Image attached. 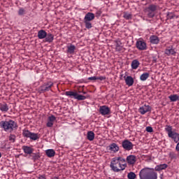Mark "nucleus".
Segmentation results:
<instances>
[{
	"mask_svg": "<svg viewBox=\"0 0 179 179\" xmlns=\"http://www.w3.org/2000/svg\"><path fill=\"white\" fill-rule=\"evenodd\" d=\"M2 157V154L0 152V159Z\"/></svg>",
	"mask_w": 179,
	"mask_h": 179,
	"instance_id": "nucleus-49",
	"label": "nucleus"
},
{
	"mask_svg": "<svg viewBox=\"0 0 179 179\" xmlns=\"http://www.w3.org/2000/svg\"><path fill=\"white\" fill-rule=\"evenodd\" d=\"M134 143H132V142H131L128 139L124 140L122 142V147L124 150H127V152H129V150H132V149H134Z\"/></svg>",
	"mask_w": 179,
	"mask_h": 179,
	"instance_id": "nucleus-8",
	"label": "nucleus"
},
{
	"mask_svg": "<svg viewBox=\"0 0 179 179\" xmlns=\"http://www.w3.org/2000/svg\"><path fill=\"white\" fill-rule=\"evenodd\" d=\"M157 5L150 4L147 8H145L144 12L148 19H153L156 16V10H157Z\"/></svg>",
	"mask_w": 179,
	"mask_h": 179,
	"instance_id": "nucleus-4",
	"label": "nucleus"
},
{
	"mask_svg": "<svg viewBox=\"0 0 179 179\" xmlns=\"http://www.w3.org/2000/svg\"><path fill=\"white\" fill-rule=\"evenodd\" d=\"M116 51H122V46L120 45L119 42H117L116 44Z\"/></svg>",
	"mask_w": 179,
	"mask_h": 179,
	"instance_id": "nucleus-39",
	"label": "nucleus"
},
{
	"mask_svg": "<svg viewBox=\"0 0 179 179\" xmlns=\"http://www.w3.org/2000/svg\"><path fill=\"white\" fill-rule=\"evenodd\" d=\"M165 131L166 132L168 133L169 138H171V139H173L175 143H178L179 134L176 131H173V127L170 125H166V127L165 128Z\"/></svg>",
	"mask_w": 179,
	"mask_h": 179,
	"instance_id": "nucleus-5",
	"label": "nucleus"
},
{
	"mask_svg": "<svg viewBox=\"0 0 179 179\" xmlns=\"http://www.w3.org/2000/svg\"><path fill=\"white\" fill-rule=\"evenodd\" d=\"M176 15L173 13H168L166 15V19L171 20L174 19Z\"/></svg>",
	"mask_w": 179,
	"mask_h": 179,
	"instance_id": "nucleus-38",
	"label": "nucleus"
},
{
	"mask_svg": "<svg viewBox=\"0 0 179 179\" xmlns=\"http://www.w3.org/2000/svg\"><path fill=\"white\" fill-rule=\"evenodd\" d=\"M38 179H46L45 176H40Z\"/></svg>",
	"mask_w": 179,
	"mask_h": 179,
	"instance_id": "nucleus-46",
	"label": "nucleus"
},
{
	"mask_svg": "<svg viewBox=\"0 0 179 179\" xmlns=\"http://www.w3.org/2000/svg\"><path fill=\"white\" fill-rule=\"evenodd\" d=\"M75 50H76V46L74 45L71 44L70 45L67 46L68 54H74Z\"/></svg>",
	"mask_w": 179,
	"mask_h": 179,
	"instance_id": "nucleus-27",
	"label": "nucleus"
},
{
	"mask_svg": "<svg viewBox=\"0 0 179 179\" xmlns=\"http://www.w3.org/2000/svg\"><path fill=\"white\" fill-rule=\"evenodd\" d=\"M97 80H106V77L105 76H99L96 77Z\"/></svg>",
	"mask_w": 179,
	"mask_h": 179,
	"instance_id": "nucleus-42",
	"label": "nucleus"
},
{
	"mask_svg": "<svg viewBox=\"0 0 179 179\" xmlns=\"http://www.w3.org/2000/svg\"><path fill=\"white\" fill-rule=\"evenodd\" d=\"M0 128L3 129L5 132H12V131L17 128V124L14 120L6 119L0 122Z\"/></svg>",
	"mask_w": 179,
	"mask_h": 179,
	"instance_id": "nucleus-2",
	"label": "nucleus"
},
{
	"mask_svg": "<svg viewBox=\"0 0 179 179\" xmlns=\"http://www.w3.org/2000/svg\"><path fill=\"white\" fill-rule=\"evenodd\" d=\"M22 136L24 138H29L31 141H37L38 139H40V134L31 132L27 129L22 130Z\"/></svg>",
	"mask_w": 179,
	"mask_h": 179,
	"instance_id": "nucleus-7",
	"label": "nucleus"
},
{
	"mask_svg": "<svg viewBox=\"0 0 179 179\" xmlns=\"http://www.w3.org/2000/svg\"><path fill=\"white\" fill-rule=\"evenodd\" d=\"M94 132H93L92 131H89L87 134V139H88V141H90L92 142V141H94Z\"/></svg>",
	"mask_w": 179,
	"mask_h": 179,
	"instance_id": "nucleus-28",
	"label": "nucleus"
},
{
	"mask_svg": "<svg viewBox=\"0 0 179 179\" xmlns=\"http://www.w3.org/2000/svg\"><path fill=\"white\" fill-rule=\"evenodd\" d=\"M169 156L170 157H171L173 159V157H176V154L173 152L169 153Z\"/></svg>",
	"mask_w": 179,
	"mask_h": 179,
	"instance_id": "nucleus-44",
	"label": "nucleus"
},
{
	"mask_svg": "<svg viewBox=\"0 0 179 179\" xmlns=\"http://www.w3.org/2000/svg\"><path fill=\"white\" fill-rule=\"evenodd\" d=\"M83 94H86V92H83Z\"/></svg>",
	"mask_w": 179,
	"mask_h": 179,
	"instance_id": "nucleus-50",
	"label": "nucleus"
},
{
	"mask_svg": "<svg viewBox=\"0 0 179 179\" xmlns=\"http://www.w3.org/2000/svg\"><path fill=\"white\" fill-rule=\"evenodd\" d=\"M45 41L46 43H52L54 41V35L52 34H46Z\"/></svg>",
	"mask_w": 179,
	"mask_h": 179,
	"instance_id": "nucleus-24",
	"label": "nucleus"
},
{
	"mask_svg": "<svg viewBox=\"0 0 179 179\" xmlns=\"http://www.w3.org/2000/svg\"><path fill=\"white\" fill-rule=\"evenodd\" d=\"M88 80H97V77L96 76H92L88 78Z\"/></svg>",
	"mask_w": 179,
	"mask_h": 179,
	"instance_id": "nucleus-43",
	"label": "nucleus"
},
{
	"mask_svg": "<svg viewBox=\"0 0 179 179\" xmlns=\"http://www.w3.org/2000/svg\"><path fill=\"white\" fill-rule=\"evenodd\" d=\"M116 167H117V169H120V166H118V164H116Z\"/></svg>",
	"mask_w": 179,
	"mask_h": 179,
	"instance_id": "nucleus-48",
	"label": "nucleus"
},
{
	"mask_svg": "<svg viewBox=\"0 0 179 179\" xmlns=\"http://www.w3.org/2000/svg\"><path fill=\"white\" fill-rule=\"evenodd\" d=\"M123 17L126 19L127 20H130V19H132V15L128 13H124Z\"/></svg>",
	"mask_w": 179,
	"mask_h": 179,
	"instance_id": "nucleus-33",
	"label": "nucleus"
},
{
	"mask_svg": "<svg viewBox=\"0 0 179 179\" xmlns=\"http://www.w3.org/2000/svg\"><path fill=\"white\" fill-rule=\"evenodd\" d=\"M57 120V117H55L53 115H51L48 117V122L46 124V127L48 128H51L54 125V122Z\"/></svg>",
	"mask_w": 179,
	"mask_h": 179,
	"instance_id": "nucleus-15",
	"label": "nucleus"
},
{
	"mask_svg": "<svg viewBox=\"0 0 179 179\" xmlns=\"http://www.w3.org/2000/svg\"><path fill=\"white\" fill-rule=\"evenodd\" d=\"M110 166L113 171L116 173L122 171L127 168V159L122 157L113 158Z\"/></svg>",
	"mask_w": 179,
	"mask_h": 179,
	"instance_id": "nucleus-1",
	"label": "nucleus"
},
{
	"mask_svg": "<svg viewBox=\"0 0 179 179\" xmlns=\"http://www.w3.org/2000/svg\"><path fill=\"white\" fill-rule=\"evenodd\" d=\"M127 178L128 179H135L136 178V174L134 172H129L127 175Z\"/></svg>",
	"mask_w": 179,
	"mask_h": 179,
	"instance_id": "nucleus-32",
	"label": "nucleus"
},
{
	"mask_svg": "<svg viewBox=\"0 0 179 179\" xmlns=\"http://www.w3.org/2000/svg\"><path fill=\"white\" fill-rule=\"evenodd\" d=\"M46 156L49 158L54 157L55 156V150L54 149H48L45 151Z\"/></svg>",
	"mask_w": 179,
	"mask_h": 179,
	"instance_id": "nucleus-23",
	"label": "nucleus"
},
{
	"mask_svg": "<svg viewBox=\"0 0 179 179\" xmlns=\"http://www.w3.org/2000/svg\"><path fill=\"white\" fill-rule=\"evenodd\" d=\"M22 150L25 155H33V152H34V148L27 146V145H24L22 146Z\"/></svg>",
	"mask_w": 179,
	"mask_h": 179,
	"instance_id": "nucleus-16",
	"label": "nucleus"
},
{
	"mask_svg": "<svg viewBox=\"0 0 179 179\" xmlns=\"http://www.w3.org/2000/svg\"><path fill=\"white\" fill-rule=\"evenodd\" d=\"M176 54H177V51L173 45L167 46L164 50V55H167V57H170L171 55L176 57Z\"/></svg>",
	"mask_w": 179,
	"mask_h": 179,
	"instance_id": "nucleus-10",
	"label": "nucleus"
},
{
	"mask_svg": "<svg viewBox=\"0 0 179 179\" xmlns=\"http://www.w3.org/2000/svg\"><path fill=\"white\" fill-rule=\"evenodd\" d=\"M27 13V11L23 8H20L18 10V15L19 16H24Z\"/></svg>",
	"mask_w": 179,
	"mask_h": 179,
	"instance_id": "nucleus-31",
	"label": "nucleus"
},
{
	"mask_svg": "<svg viewBox=\"0 0 179 179\" xmlns=\"http://www.w3.org/2000/svg\"><path fill=\"white\" fill-rule=\"evenodd\" d=\"M31 155V156L32 157V160H34V161L38 160V159L40 158V155H38V154L37 153L32 152V154Z\"/></svg>",
	"mask_w": 179,
	"mask_h": 179,
	"instance_id": "nucleus-35",
	"label": "nucleus"
},
{
	"mask_svg": "<svg viewBox=\"0 0 179 179\" xmlns=\"http://www.w3.org/2000/svg\"><path fill=\"white\" fill-rule=\"evenodd\" d=\"M99 113L101 115H108L111 113V110L107 106H102L99 108Z\"/></svg>",
	"mask_w": 179,
	"mask_h": 179,
	"instance_id": "nucleus-13",
	"label": "nucleus"
},
{
	"mask_svg": "<svg viewBox=\"0 0 179 179\" xmlns=\"http://www.w3.org/2000/svg\"><path fill=\"white\" fill-rule=\"evenodd\" d=\"M65 96H68L69 97H71V99H76L78 96V92H73V91H66L65 92Z\"/></svg>",
	"mask_w": 179,
	"mask_h": 179,
	"instance_id": "nucleus-22",
	"label": "nucleus"
},
{
	"mask_svg": "<svg viewBox=\"0 0 179 179\" xmlns=\"http://www.w3.org/2000/svg\"><path fill=\"white\" fill-rule=\"evenodd\" d=\"M139 178L140 179H157V173L153 169L145 168L140 171Z\"/></svg>",
	"mask_w": 179,
	"mask_h": 179,
	"instance_id": "nucleus-3",
	"label": "nucleus"
},
{
	"mask_svg": "<svg viewBox=\"0 0 179 179\" xmlns=\"http://www.w3.org/2000/svg\"><path fill=\"white\" fill-rule=\"evenodd\" d=\"M149 76H150V74H149V73H143L140 76V80H141L142 82H145V80H146L149 78Z\"/></svg>",
	"mask_w": 179,
	"mask_h": 179,
	"instance_id": "nucleus-30",
	"label": "nucleus"
},
{
	"mask_svg": "<svg viewBox=\"0 0 179 179\" xmlns=\"http://www.w3.org/2000/svg\"><path fill=\"white\" fill-rule=\"evenodd\" d=\"M9 141L13 143H15V141H16V136L15 134H10L9 136Z\"/></svg>",
	"mask_w": 179,
	"mask_h": 179,
	"instance_id": "nucleus-36",
	"label": "nucleus"
},
{
	"mask_svg": "<svg viewBox=\"0 0 179 179\" xmlns=\"http://www.w3.org/2000/svg\"><path fill=\"white\" fill-rule=\"evenodd\" d=\"M76 100H78V101L86 100V96H85L84 95H80V94H77Z\"/></svg>",
	"mask_w": 179,
	"mask_h": 179,
	"instance_id": "nucleus-34",
	"label": "nucleus"
},
{
	"mask_svg": "<svg viewBox=\"0 0 179 179\" xmlns=\"http://www.w3.org/2000/svg\"><path fill=\"white\" fill-rule=\"evenodd\" d=\"M150 111H152V106L146 104H144L143 106L140 107L138 109V112L142 115H145L146 113H150Z\"/></svg>",
	"mask_w": 179,
	"mask_h": 179,
	"instance_id": "nucleus-12",
	"label": "nucleus"
},
{
	"mask_svg": "<svg viewBox=\"0 0 179 179\" xmlns=\"http://www.w3.org/2000/svg\"><path fill=\"white\" fill-rule=\"evenodd\" d=\"M176 150L177 152H179V142H178V144L176 145Z\"/></svg>",
	"mask_w": 179,
	"mask_h": 179,
	"instance_id": "nucleus-45",
	"label": "nucleus"
},
{
	"mask_svg": "<svg viewBox=\"0 0 179 179\" xmlns=\"http://www.w3.org/2000/svg\"><path fill=\"white\" fill-rule=\"evenodd\" d=\"M125 83L127 86L131 87L134 85V80L132 76H128L124 78Z\"/></svg>",
	"mask_w": 179,
	"mask_h": 179,
	"instance_id": "nucleus-18",
	"label": "nucleus"
},
{
	"mask_svg": "<svg viewBox=\"0 0 179 179\" xmlns=\"http://www.w3.org/2000/svg\"><path fill=\"white\" fill-rule=\"evenodd\" d=\"M126 162L129 166H134L136 163V156L132 155L127 156Z\"/></svg>",
	"mask_w": 179,
	"mask_h": 179,
	"instance_id": "nucleus-14",
	"label": "nucleus"
},
{
	"mask_svg": "<svg viewBox=\"0 0 179 179\" xmlns=\"http://www.w3.org/2000/svg\"><path fill=\"white\" fill-rule=\"evenodd\" d=\"M150 43L151 44L157 45L160 43V39L156 35H152L150 36Z\"/></svg>",
	"mask_w": 179,
	"mask_h": 179,
	"instance_id": "nucleus-17",
	"label": "nucleus"
},
{
	"mask_svg": "<svg viewBox=\"0 0 179 179\" xmlns=\"http://www.w3.org/2000/svg\"><path fill=\"white\" fill-rule=\"evenodd\" d=\"M54 86V83L51 81H48L46 83H44L43 85H41L38 88V93L40 94L43 93H47V92H52V87Z\"/></svg>",
	"mask_w": 179,
	"mask_h": 179,
	"instance_id": "nucleus-6",
	"label": "nucleus"
},
{
	"mask_svg": "<svg viewBox=\"0 0 179 179\" xmlns=\"http://www.w3.org/2000/svg\"><path fill=\"white\" fill-rule=\"evenodd\" d=\"M145 131H147V132H149V133H152V132H153V128L152 127H147L146 128H145Z\"/></svg>",
	"mask_w": 179,
	"mask_h": 179,
	"instance_id": "nucleus-40",
	"label": "nucleus"
},
{
	"mask_svg": "<svg viewBox=\"0 0 179 179\" xmlns=\"http://www.w3.org/2000/svg\"><path fill=\"white\" fill-rule=\"evenodd\" d=\"M86 29H92V22L90 21H84Z\"/></svg>",
	"mask_w": 179,
	"mask_h": 179,
	"instance_id": "nucleus-37",
	"label": "nucleus"
},
{
	"mask_svg": "<svg viewBox=\"0 0 179 179\" xmlns=\"http://www.w3.org/2000/svg\"><path fill=\"white\" fill-rule=\"evenodd\" d=\"M92 20H94V14L93 13H87L84 17V21L92 22Z\"/></svg>",
	"mask_w": 179,
	"mask_h": 179,
	"instance_id": "nucleus-19",
	"label": "nucleus"
},
{
	"mask_svg": "<svg viewBox=\"0 0 179 179\" xmlns=\"http://www.w3.org/2000/svg\"><path fill=\"white\" fill-rule=\"evenodd\" d=\"M52 179H59V176H54Z\"/></svg>",
	"mask_w": 179,
	"mask_h": 179,
	"instance_id": "nucleus-47",
	"label": "nucleus"
},
{
	"mask_svg": "<svg viewBox=\"0 0 179 179\" xmlns=\"http://www.w3.org/2000/svg\"><path fill=\"white\" fill-rule=\"evenodd\" d=\"M139 65H141V62H139L138 59H134L131 64V69L139 68Z\"/></svg>",
	"mask_w": 179,
	"mask_h": 179,
	"instance_id": "nucleus-25",
	"label": "nucleus"
},
{
	"mask_svg": "<svg viewBox=\"0 0 179 179\" xmlns=\"http://www.w3.org/2000/svg\"><path fill=\"white\" fill-rule=\"evenodd\" d=\"M169 99L172 102L178 101L179 96L178 94H171L169 96Z\"/></svg>",
	"mask_w": 179,
	"mask_h": 179,
	"instance_id": "nucleus-29",
	"label": "nucleus"
},
{
	"mask_svg": "<svg viewBox=\"0 0 179 179\" xmlns=\"http://www.w3.org/2000/svg\"><path fill=\"white\" fill-rule=\"evenodd\" d=\"M0 110L2 111V113H8L9 110V106L6 103H1Z\"/></svg>",
	"mask_w": 179,
	"mask_h": 179,
	"instance_id": "nucleus-26",
	"label": "nucleus"
},
{
	"mask_svg": "<svg viewBox=\"0 0 179 179\" xmlns=\"http://www.w3.org/2000/svg\"><path fill=\"white\" fill-rule=\"evenodd\" d=\"M47 37V32L44 29H41L38 31V38L39 40H43Z\"/></svg>",
	"mask_w": 179,
	"mask_h": 179,
	"instance_id": "nucleus-20",
	"label": "nucleus"
},
{
	"mask_svg": "<svg viewBox=\"0 0 179 179\" xmlns=\"http://www.w3.org/2000/svg\"><path fill=\"white\" fill-rule=\"evenodd\" d=\"M101 10H98L95 13L96 17H100L101 16Z\"/></svg>",
	"mask_w": 179,
	"mask_h": 179,
	"instance_id": "nucleus-41",
	"label": "nucleus"
},
{
	"mask_svg": "<svg viewBox=\"0 0 179 179\" xmlns=\"http://www.w3.org/2000/svg\"><path fill=\"white\" fill-rule=\"evenodd\" d=\"M136 47L139 51H145L148 48L146 42L143 39H140L136 42Z\"/></svg>",
	"mask_w": 179,
	"mask_h": 179,
	"instance_id": "nucleus-9",
	"label": "nucleus"
},
{
	"mask_svg": "<svg viewBox=\"0 0 179 179\" xmlns=\"http://www.w3.org/2000/svg\"><path fill=\"white\" fill-rule=\"evenodd\" d=\"M108 153H117L120 150V147L115 143H113L106 147Z\"/></svg>",
	"mask_w": 179,
	"mask_h": 179,
	"instance_id": "nucleus-11",
	"label": "nucleus"
},
{
	"mask_svg": "<svg viewBox=\"0 0 179 179\" xmlns=\"http://www.w3.org/2000/svg\"><path fill=\"white\" fill-rule=\"evenodd\" d=\"M169 167L167 164H162L155 166V171H162V170H166Z\"/></svg>",
	"mask_w": 179,
	"mask_h": 179,
	"instance_id": "nucleus-21",
	"label": "nucleus"
}]
</instances>
